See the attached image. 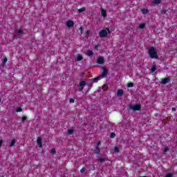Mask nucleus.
<instances>
[{"label":"nucleus","mask_w":177,"mask_h":177,"mask_svg":"<svg viewBox=\"0 0 177 177\" xmlns=\"http://www.w3.org/2000/svg\"><path fill=\"white\" fill-rule=\"evenodd\" d=\"M152 3L153 5H160V3H161V0H153Z\"/></svg>","instance_id":"nucleus-16"},{"label":"nucleus","mask_w":177,"mask_h":177,"mask_svg":"<svg viewBox=\"0 0 177 177\" xmlns=\"http://www.w3.org/2000/svg\"><path fill=\"white\" fill-rule=\"evenodd\" d=\"M87 56H93V51L92 50L87 51Z\"/></svg>","instance_id":"nucleus-26"},{"label":"nucleus","mask_w":177,"mask_h":177,"mask_svg":"<svg viewBox=\"0 0 177 177\" xmlns=\"http://www.w3.org/2000/svg\"><path fill=\"white\" fill-rule=\"evenodd\" d=\"M66 26L69 28H71L72 27H74V21L72 20H69L66 22Z\"/></svg>","instance_id":"nucleus-9"},{"label":"nucleus","mask_w":177,"mask_h":177,"mask_svg":"<svg viewBox=\"0 0 177 177\" xmlns=\"http://www.w3.org/2000/svg\"><path fill=\"white\" fill-rule=\"evenodd\" d=\"M141 177H147V176H141Z\"/></svg>","instance_id":"nucleus-48"},{"label":"nucleus","mask_w":177,"mask_h":177,"mask_svg":"<svg viewBox=\"0 0 177 177\" xmlns=\"http://www.w3.org/2000/svg\"><path fill=\"white\" fill-rule=\"evenodd\" d=\"M82 59H84V57H82V55H79L76 59L77 62H81V60H82Z\"/></svg>","instance_id":"nucleus-22"},{"label":"nucleus","mask_w":177,"mask_h":177,"mask_svg":"<svg viewBox=\"0 0 177 177\" xmlns=\"http://www.w3.org/2000/svg\"><path fill=\"white\" fill-rule=\"evenodd\" d=\"M26 120H27V116L22 117V122H24V121H26Z\"/></svg>","instance_id":"nucleus-36"},{"label":"nucleus","mask_w":177,"mask_h":177,"mask_svg":"<svg viewBox=\"0 0 177 177\" xmlns=\"http://www.w3.org/2000/svg\"><path fill=\"white\" fill-rule=\"evenodd\" d=\"M171 110L172 111H176V108H172Z\"/></svg>","instance_id":"nucleus-43"},{"label":"nucleus","mask_w":177,"mask_h":177,"mask_svg":"<svg viewBox=\"0 0 177 177\" xmlns=\"http://www.w3.org/2000/svg\"><path fill=\"white\" fill-rule=\"evenodd\" d=\"M139 28H140L141 30L146 28V24L143 23V24H140Z\"/></svg>","instance_id":"nucleus-20"},{"label":"nucleus","mask_w":177,"mask_h":177,"mask_svg":"<svg viewBox=\"0 0 177 177\" xmlns=\"http://www.w3.org/2000/svg\"><path fill=\"white\" fill-rule=\"evenodd\" d=\"M128 88H133V83L130 82L127 84Z\"/></svg>","instance_id":"nucleus-28"},{"label":"nucleus","mask_w":177,"mask_h":177,"mask_svg":"<svg viewBox=\"0 0 177 177\" xmlns=\"http://www.w3.org/2000/svg\"><path fill=\"white\" fill-rule=\"evenodd\" d=\"M2 143H3V140H0V147H2Z\"/></svg>","instance_id":"nucleus-39"},{"label":"nucleus","mask_w":177,"mask_h":177,"mask_svg":"<svg viewBox=\"0 0 177 177\" xmlns=\"http://www.w3.org/2000/svg\"><path fill=\"white\" fill-rule=\"evenodd\" d=\"M85 74L82 73V77H84Z\"/></svg>","instance_id":"nucleus-46"},{"label":"nucleus","mask_w":177,"mask_h":177,"mask_svg":"<svg viewBox=\"0 0 177 177\" xmlns=\"http://www.w3.org/2000/svg\"><path fill=\"white\" fill-rule=\"evenodd\" d=\"M157 70V66L156 65H153L151 68V73H154Z\"/></svg>","instance_id":"nucleus-21"},{"label":"nucleus","mask_w":177,"mask_h":177,"mask_svg":"<svg viewBox=\"0 0 177 177\" xmlns=\"http://www.w3.org/2000/svg\"><path fill=\"white\" fill-rule=\"evenodd\" d=\"M37 145L39 147H42V138L41 137H38L37 140Z\"/></svg>","instance_id":"nucleus-10"},{"label":"nucleus","mask_w":177,"mask_h":177,"mask_svg":"<svg viewBox=\"0 0 177 177\" xmlns=\"http://www.w3.org/2000/svg\"><path fill=\"white\" fill-rule=\"evenodd\" d=\"M16 111L17 113H21V111H23V109H21V107H18Z\"/></svg>","instance_id":"nucleus-29"},{"label":"nucleus","mask_w":177,"mask_h":177,"mask_svg":"<svg viewBox=\"0 0 177 177\" xmlns=\"http://www.w3.org/2000/svg\"><path fill=\"white\" fill-rule=\"evenodd\" d=\"M50 153L52 154H56V149L55 148H53L50 151Z\"/></svg>","instance_id":"nucleus-32"},{"label":"nucleus","mask_w":177,"mask_h":177,"mask_svg":"<svg viewBox=\"0 0 177 177\" xmlns=\"http://www.w3.org/2000/svg\"><path fill=\"white\" fill-rule=\"evenodd\" d=\"M67 133L68 135H73L74 133V129H68Z\"/></svg>","instance_id":"nucleus-24"},{"label":"nucleus","mask_w":177,"mask_h":177,"mask_svg":"<svg viewBox=\"0 0 177 177\" xmlns=\"http://www.w3.org/2000/svg\"><path fill=\"white\" fill-rule=\"evenodd\" d=\"M101 15L104 19H106L107 17V12L104 8H101Z\"/></svg>","instance_id":"nucleus-8"},{"label":"nucleus","mask_w":177,"mask_h":177,"mask_svg":"<svg viewBox=\"0 0 177 177\" xmlns=\"http://www.w3.org/2000/svg\"><path fill=\"white\" fill-rule=\"evenodd\" d=\"M104 71L102 73V75L100 76L101 78H106L107 77V74H109V71L106 68H103Z\"/></svg>","instance_id":"nucleus-6"},{"label":"nucleus","mask_w":177,"mask_h":177,"mask_svg":"<svg viewBox=\"0 0 177 177\" xmlns=\"http://www.w3.org/2000/svg\"><path fill=\"white\" fill-rule=\"evenodd\" d=\"M6 62H8V58L5 57L2 62L1 66L3 67H5V66H6Z\"/></svg>","instance_id":"nucleus-18"},{"label":"nucleus","mask_w":177,"mask_h":177,"mask_svg":"<svg viewBox=\"0 0 177 177\" xmlns=\"http://www.w3.org/2000/svg\"><path fill=\"white\" fill-rule=\"evenodd\" d=\"M118 96H122L124 95V90L119 89L117 93Z\"/></svg>","instance_id":"nucleus-13"},{"label":"nucleus","mask_w":177,"mask_h":177,"mask_svg":"<svg viewBox=\"0 0 177 177\" xmlns=\"http://www.w3.org/2000/svg\"><path fill=\"white\" fill-rule=\"evenodd\" d=\"M97 63L98 64H103L104 63V57L100 56L97 59Z\"/></svg>","instance_id":"nucleus-7"},{"label":"nucleus","mask_w":177,"mask_h":177,"mask_svg":"<svg viewBox=\"0 0 177 177\" xmlns=\"http://www.w3.org/2000/svg\"><path fill=\"white\" fill-rule=\"evenodd\" d=\"M158 115V113L155 114V117H157Z\"/></svg>","instance_id":"nucleus-45"},{"label":"nucleus","mask_w":177,"mask_h":177,"mask_svg":"<svg viewBox=\"0 0 177 177\" xmlns=\"http://www.w3.org/2000/svg\"><path fill=\"white\" fill-rule=\"evenodd\" d=\"M86 85H87V86H88V89L87 90V92H89V89H91V88H92V86H93V84L91 82L86 83Z\"/></svg>","instance_id":"nucleus-19"},{"label":"nucleus","mask_w":177,"mask_h":177,"mask_svg":"<svg viewBox=\"0 0 177 177\" xmlns=\"http://www.w3.org/2000/svg\"><path fill=\"white\" fill-rule=\"evenodd\" d=\"M94 153H95V154H99V153H100V149L99 148V147H97V146L95 147Z\"/></svg>","instance_id":"nucleus-11"},{"label":"nucleus","mask_w":177,"mask_h":177,"mask_svg":"<svg viewBox=\"0 0 177 177\" xmlns=\"http://www.w3.org/2000/svg\"><path fill=\"white\" fill-rule=\"evenodd\" d=\"M110 138H111V139H114V138H115V133H111Z\"/></svg>","instance_id":"nucleus-30"},{"label":"nucleus","mask_w":177,"mask_h":177,"mask_svg":"<svg viewBox=\"0 0 177 177\" xmlns=\"http://www.w3.org/2000/svg\"><path fill=\"white\" fill-rule=\"evenodd\" d=\"M167 151H169V148H168V147L164 149V152L167 153Z\"/></svg>","instance_id":"nucleus-35"},{"label":"nucleus","mask_w":177,"mask_h":177,"mask_svg":"<svg viewBox=\"0 0 177 177\" xmlns=\"http://www.w3.org/2000/svg\"><path fill=\"white\" fill-rule=\"evenodd\" d=\"M99 35L101 38H106L107 37V30H102L99 32Z\"/></svg>","instance_id":"nucleus-4"},{"label":"nucleus","mask_w":177,"mask_h":177,"mask_svg":"<svg viewBox=\"0 0 177 177\" xmlns=\"http://www.w3.org/2000/svg\"><path fill=\"white\" fill-rule=\"evenodd\" d=\"M69 102H70V103H74V102H75V100H74L73 98H71L69 100Z\"/></svg>","instance_id":"nucleus-37"},{"label":"nucleus","mask_w":177,"mask_h":177,"mask_svg":"<svg viewBox=\"0 0 177 177\" xmlns=\"http://www.w3.org/2000/svg\"><path fill=\"white\" fill-rule=\"evenodd\" d=\"M129 110H133V111H140V110H142V106H140V104H136L133 105L132 104H129Z\"/></svg>","instance_id":"nucleus-2"},{"label":"nucleus","mask_w":177,"mask_h":177,"mask_svg":"<svg viewBox=\"0 0 177 177\" xmlns=\"http://www.w3.org/2000/svg\"><path fill=\"white\" fill-rule=\"evenodd\" d=\"M79 30H80L81 34H83V33H84V30H83L82 26H81V27L79 28Z\"/></svg>","instance_id":"nucleus-34"},{"label":"nucleus","mask_w":177,"mask_h":177,"mask_svg":"<svg viewBox=\"0 0 177 177\" xmlns=\"http://www.w3.org/2000/svg\"><path fill=\"white\" fill-rule=\"evenodd\" d=\"M85 169H86V168L83 167L82 169H80V172L81 174H84V172H85Z\"/></svg>","instance_id":"nucleus-33"},{"label":"nucleus","mask_w":177,"mask_h":177,"mask_svg":"<svg viewBox=\"0 0 177 177\" xmlns=\"http://www.w3.org/2000/svg\"><path fill=\"white\" fill-rule=\"evenodd\" d=\"M1 100H1V97H0V103H1Z\"/></svg>","instance_id":"nucleus-47"},{"label":"nucleus","mask_w":177,"mask_h":177,"mask_svg":"<svg viewBox=\"0 0 177 177\" xmlns=\"http://www.w3.org/2000/svg\"><path fill=\"white\" fill-rule=\"evenodd\" d=\"M162 15H165L167 13V10H162Z\"/></svg>","instance_id":"nucleus-38"},{"label":"nucleus","mask_w":177,"mask_h":177,"mask_svg":"<svg viewBox=\"0 0 177 177\" xmlns=\"http://www.w3.org/2000/svg\"><path fill=\"white\" fill-rule=\"evenodd\" d=\"M100 145H102V142H97V147H99V146H100Z\"/></svg>","instance_id":"nucleus-40"},{"label":"nucleus","mask_w":177,"mask_h":177,"mask_svg":"<svg viewBox=\"0 0 177 177\" xmlns=\"http://www.w3.org/2000/svg\"><path fill=\"white\" fill-rule=\"evenodd\" d=\"M165 177H174V174L168 173Z\"/></svg>","instance_id":"nucleus-31"},{"label":"nucleus","mask_w":177,"mask_h":177,"mask_svg":"<svg viewBox=\"0 0 177 177\" xmlns=\"http://www.w3.org/2000/svg\"><path fill=\"white\" fill-rule=\"evenodd\" d=\"M106 30H107L108 32H110V29L106 28Z\"/></svg>","instance_id":"nucleus-44"},{"label":"nucleus","mask_w":177,"mask_h":177,"mask_svg":"<svg viewBox=\"0 0 177 177\" xmlns=\"http://www.w3.org/2000/svg\"><path fill=\"white\" fill-rule=\"evenodd\" d=\"M97 161L98 162H104V161H106V159L100 158L97 160Z\"/></svg>","instance_id":"nucleus-27"},{"label":"nucleus","mask_w":177,"mask_h":177,"mask_svg":"<svg viewBox=\"0 0 177 177\" xmlns=\"http://www.w3.org/2000/svg\"><path fill=\"white\" fill-rule=\"evenodd\" d=\"M99 48V45H95L94 49H97Z\"/></svg>","instance_id":"nucleus-42"},{"label":"nucleus","mask_w":177,"mask_h":177,"mask_svg":"<svg viewBox=\"0 0 177 177\" xmlns=\"http://www.w3.org/2000/svg\"><path fill=\"white\" fill-rule=\"evenodd\" d=\"M149 57L151 59H158V55L157 54V50L154 47H151L148 51Z\"/></svg>","instance_id":"nucleus-1"},{"label":"nucleus","mask_w":177,"mask_h":177,"mask_svg":"<svg viewBox=\"0 0 177 177\" xmlns=\"http://www.w3.org/2000/svg\"><path fill=\"white\" fill-rule=\"evenodd\" d=\"M101 78H102V77L97 76V77L91 79V81L93 82H97V81H99Z\"/></svg>","instance_id":"nucleus-14"},{"label":"nucleus","mask_w":177,"mask_h":177,"mask_svg":"<svg viewBox=\"0 0 177 177\" xmlns=\"http://www.w3.org/2000/svg\"><path fill=\"white\" fill-rule=\"evenodd\" d=\"M113 151L115 153H120V149L118 148V147H114Z\"/></svg>","instance_id":"nucleus-25"},{"label":"nucleus","mask_w":177,"mask_h":177,"mask_svg":"<svg viewBox=\"0 0 177 177\" xmlns=\"http://www.w3.org/2000/svg\"><path fill=\"white\" fill-rule=\"evenodd\" d=\"M86 37H88V35H89V30L86 31Z\"/></svg>","instance_id":"nucleus-41"},{"label":"nucleus","mask_w":177,"mask_h":177,"mask_svg":"<svg viewBox=\"0 0 177 177\" xmlns=\"http://www.w3.org/2000/svg\"><path fill=\"white\" fill-rule=\"evenodd\" d=\"M16 145V139H12L10 143V147H13Z\"/></svg>","instance_id":"nucleus-15"},{"label":"nucleus","mask_w":177,"mask_h":177,"mask_svg":"<svg viewBox=\"0 0 177 177\" xmlns=\"http://www.w3.org/2000/svg\"><path fill=\"white\" fill-rule=\"evenodd\" d=\"M142 13L143 15H147V13H149V9H147V8H142Z\"/></svg>","instance_id":"nucleus-17"},{"label":"nucleus","mask_w":177,"mask_h":177,"mask_svg":"<svg viewBox=\"0 0 177 177\" xmlns=\"http://www.w3.org/2000/svg\"><path fill=\"white\" fill-rule=\"evenodd\" d=\"M85 85H86V82H85V80L80 81L78 86V91L82 92V91H84V86H85Z\"/></svg>","instance_id":"nucleus-3"},{"label":"nucleus","mask_w":177,"mask_h":177,"mask_svg":"<svg viewBox=\"0 0 177 177\" xmlns=\"http://www.w3.org/2000/svg\"><path fill=\"white\" fill-rule=\"evenodd\" d=\"M86 10V8H82L80 9H78V13H82L83 12H85Z\"/></svg>","instance_id":"nucleus-23"},{"label":"nucleus","mask_w":177,"mask_h":177,"mask_svg":"<svg viewBox=\"0 0 177 177\" xmlns=\"http://www.w3.org/2000/svg\"><path fill=\"white\" fill-rule=\"evenodd\" d=\"M171 82V79H169V77H165L164 79H162L160 84H162V85H167V84H169V82Z\"/></svg>","instance_id":"nucleus-5"},{"label":"nucleus","mask_w":177,"mask_h":177,"mask_svg":"<svg viewBox=\"0 0 177 177\" xmlns=\"http://www.w3.org/2000/svg\"><path fill=\"white\" fill-rule=\"evenodd\" d=\"M16 32H17L18 35H23V34H24V31L21 28L17 30Z\"/></svg>","instance_id":"nucleus-12"}]
</instances>
